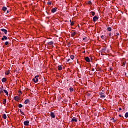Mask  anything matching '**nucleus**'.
Segmentation results:
<instances>
[{"label":"nucleus","instance_id":"f257e3e1","mask_svg":"<svg viewBox=\"0 0 128 128\" xmlns=\"http://www.w3.org/2000/svg\"><path fill=\"white\" fill-rule=\"evenodd\" d=\"M24 126H29L30 122L28 120H26L24 122Z\"/></svg>","mask_w":128,"mask_h":128},{"label":"nucleus","instance_id":"f03ea898","mask_svg":"<svg viewBox=\"0 0 128 128\" xmlns=\"http://www.w3.org/2000/svg\"><path fill=\"white\" fill-rule=\"evenodd\" d=\"M98 20V16H94L93 18V22H96V21Z\"/></svg>","mask_w":128,"mask_h":128},{"label":"nucleus","instance_id":"7ed1b4c3","mask_svg":"<svg viewBox=\"0 0 128 128\" xmlns=\"http://www.w3.org/2000/svg\"><path fill=\"white\" fill-rule=\"evenodd\" d=\"M56 10H58L57 8H54L52 9V12L53 14L56 12Z\"/></svg>","mask_w":128,"mask_h":128},{"label":"nucleus","instance_id":"20e7f679","mask_svg":"<svg viewBox=\"0 0 128 128\" xmlns=\"http://www.w3.org/2000/svg\"><path fill=\"white\" fill-rule=\"evenodd\" d=\"M85 60L87 62H90V58L88 56L85 58Z\"/></svg>","mask_w":128,"mask_h":128},{"label":"nucleus","instance_id":"39448f33","mask_svg":"<svg viewBox=\"0 0 128 128\" xmlns=\"http://www.w3.org/2000/svg\"><path fill=\"white\" fill-rule=\"evenodd\" d=\"M32 80L34 82H38V78H36V77H34V78L32 79Z\"/></svg>","mask_w":128,"mask_h":128},{"label":"nucleus","instance_id":"423d86ee","mask_svg":"<svg viewBox=\"0 0 128 128\" xmlns=\"http://www.w3.org/2000/svg\"><path fill=\"white\" fill-rule=\"evenodd\" d=\"M50 116L51 118H56V116L54 115V112H50Z\"/></svg>","mask_w":128,"mask_h":128},{"label":"nucleus","instance_id":"0eeeda50","mask_svg":"<svg viewBox=\"0 0 128 128\" xmlns=\"http://www.w3.org/2000/svg\"><path fill=\"white\" fill-rule=\"evenodd\" d=\"M2 32H3L5 34H6V33L8 32V31L4 29V28H2L1 29Z\"/></svg>","mask_w":128,"mask_h":128},{"label":"nucleus","instance_id":"6e6552de","mask_svg":"<svg viewBox=\"0 0 128 128\" xmlns=\"http://www.w3.org/2000/svg\"><path fill=\"white\" fill-rule=\"evenodd\" d=\"M100 98H106V96H104V93H102H102H100Z\"/></svg>","mask_w":128,"mask_h":128},{"label":"nucleus","instance_id":"1a4fd4ad","mask_svg":"<svg viewBox=\"0 0 128 128\" xmlns=\"http://www.w3.org/2000/svg\"><path fill=\"white\" fill-rule=\"evenodd\" d=\"M72 122H78V120L76 118L74 117L72 119Z\"/></svg>","mask_w":128,"mask_h":128},{"label":"nucleus","instance_id":"9d476101","mask_svg":"<svg viewBox=\"0 0 128 128\" xmlns=\"http://www.w3.org/2000/svg\"><path fill=\"white\" fill-rule=\"evenodd\" d=\"M30 102V100L28 99L26 100L24 102V104H28V103Z\"/></svg>","mask_w":128,"mask_h":128},{"label":"nucleus","instance_id":"9b49d317","mask_svg":"<svg viewBox=\"0 0 128 128\" xmlns=\"http://www.w3.org/2000/svg\"><path fill=\"white\" fill-rule=\"evenodd\" d=\"M2 82H6V78H2Z\"/></svg>","mask_w":128,"mask_h":128},{"label":"nucleus","instance_id":"f8f14e48","mask_svg":"<svg viewBox=\"0 0 128 128\" xmlns=\"http://www.w3.org/2000/svg\"><path fill=\"white\" fill-rule=\"evenodd\" d=\"M2 10H4V12H6L8 10V8H6V6H4L2 8Z\"/></svg>","mask_w":128,"mask_h":128},{"label":"nucleus","instance_id":"ddd939ff","mask_svg":"<svg viewBox=\"0 0 128 128\" xmlns=\"http://www.w3.org/2000/svg\"><path fill=\"white\" fill-rule=\"evenodd\" d=\"M58 70H62V66L59 65L58 66Z\"/></svg>","mask_w":128,"mask_h":128},{"label":"nucleus","instance_id":"4468645a","mask_svg":"<svg viewBox=\"0 0 128 128\" xmlns=\"http://www.w3.org/2000/svg\"><path fill=\"white\" fill-rule=\"evenodd\" d=\"M14 98L15 100H17V101L20 100V98L18 96H14Z\"/></svg>","mask_w":128,"mask_h":128},{"label":"nucleus","instance_id":"2eb2a0df","mask_svg":"<svg viewBox=\"0 0 128 128\" xmlns=\"http://www.w3.org/2000/svg\"><path fill=\"white\" fill-rule=\"evenodd\" d=\"M4 90V92L5 94H6V96H8V90Z\"/></svg>","mask_w":128,"mask_h":128},{"label":"nucleus","instance_id":"dca6fc26","mask_svg":"<svg viewBox=\"0 0 128 128\" xmlns=\"http://www.w3.org/2000/svg\"><path fill=\"white\" fill-rule=\"evenodd\" d=\"M76 32H72V34H71V36L74 37V36H76Z\"/></svg>","mask_w":128,"mask_h":128},{"label":"nucleus","instance_id":"f3484780","mask_svg":"<svg viewBox=\"0 0 128 128\" xmlns=\"http://www.w3.org/2000/svg\"><path fill=\"white\" fill-rule=\"evenodd\" d=\"M2 116V118H4V120H6V114H4Z\"/></svg>","mask_w":128,"mask_h":128},{"label":"nucleus","instance_id":"a211bd4d","mask_svg":"<svg viewBox=\"0 0 128 128\" xmlns=\"http://www.w3.org/2000/svg\"><path fill=\"white\" fill-rule=\"evenodd\" d=\"M107 30H108V32H112V28L110 27L107 28Z\"/></svg>","mask_w":128,"mask_h":128},{"label":"nucleus","instance_id":"6ab92c4d","mask_svg":"<svg viewBox=\"0 0 128 128\" xmlns=\"http://www.w3.org/2000/svg\"><path fill=\"white\" fill-rule=\"evenodd\" d=\"M48 44H49V46H52V44H54V42H52V41H51L48 42Z\"/></svg>","mask_w":128,"mask_h":128},{"label":"nucleus","instance_id":"aec40b11","mask_svg":"<svg viewBox=\"0 0 128 128\" xmlns=\"http://www.w3.org/2000/svg\"><path fill=\"white\" fill-rule=\"evenodd\" d=\"M5 74H6V76L10 74V70H8V71L5 72Z\"/></svg>","mask_w":128,"mask_h":128},{"label":"nucleus","instance_id":"412c9836","mask_svg":"<svg viewBox=\"0 0 128 128\" xmlns=\"http://www.w3.org/2000/svg\"><path fill=\"white\" fill-rule=\"evenodd\" d=\"M6 100L4 99V100H3V102H2V104H6Z\"/></svg>","mask_w":128,"mask_h":128},{"label":"nucleus","instance_id":"4be33fe9","mask_svg":"<svg viewBox=\"0 0 128 128\" xmlns=\"http://www.w3.org/2000/svg\"><path fill=\"white\" fill-rule=\"evenodd\" d=\"M70 58L71 60H74V55H71Z\"/></svg>","mask_w":128,"mask_h":128},{"label":"nucleus","instance_id":"5701e85b","mask_svg":"<svg viewBox=\"0 0 128 128\" xmlns=\"http://www.w3.org/2000/svg\"><path fill=\"white\" fill-rule=\"evenodd\" d=\"M122 66H126V62H122Z\"/></svg>","mask_w":128,"mask_h":128},{"label":"nucleus","instance_id":"b1692460","mask_svg":"<svg viewBox=\"0 0 128 128\" xmlns=\"http://www.w3.org/2000/svg\"><path fill=\"white\" fill-rule=\"evenodd\" d=\"M90 13L92 14V15L94 16V14H96V13L94 12H91Z\"/></svg>","mask_w":128,"mask_h":128},{"label":"nucleus","instance_id":"393cba45","mask_svg":"<svg viewBox=\"0 0 128 128\" xmlns=\"http://www.w3.org/2000/svg\"><path fill=\"white\" fill-rule=\"evenodd\" d=\"M90 94H91L90 93H89V92L86 93L87 96H90Z\"/></svg>","mask_w":128,"mask_h":128},{"label":"nucleus","instance_id":"a878e982","mask_svg":"<svg viewBox=\"0 0 128 128\" xmlns=\"http://www.w3.org/2000/svg\"><path fill=\"white\" fill-rule=\"evenodd\" d=\"M20 112L21 114L24 116V112H22V110H20Z\"/></svg>","mask_w":128,"mask_h":128},{"label":"nucleus","instance_id":"bb28decb","mask_svg":"<svg viewBox=\"0 0 128 128\" xmlns=\"http://www.w3.org/2000/svg\"><path fill=\"white\" fill-rule=\"evenodd\" d=\"M125 118H128V112L125 114Z\"/></svg>","mask_w":128,"mask_h":128},{"label":"nucleus","instance_id":"cd10ccee","mask_svg":"<svg viewBox=\"0 0 128 128\" xmlns=\"http://www.w3.org/2000/svg\"><path fill=\"white\" fill-rule=\"evenodd\" d=\"M70 92H74V88H70Z\"/></svg>","mask_w":128,"mask_h":128},{"label":"nucleus","instance_id":"c85d7f7f","mask_svg":"<svg viewBox=\"0 0 128 128\" xmlns=\"http://www.w3.org/2000/svg\"><path fill=\"white\" fill-rule=\"evenodd\" d=\"M18 106V108H22V104H19Z\"/></svg>","mask_w":128,"mask_h":128},{"label":"nucleus","instance_id":"c756f323","mask_svg":"<svg viewBox=\"0 0 128 128\" xmlns=\"http://www.w3.org/2000/svg\"><path fill=\"white\" fill-rule=\"evenodd\" d=\"M111 120H113V122H116V120H114V118H112Z\"/></svg>","mask_w":128,"mask_h":128},{"label":"nucleus","instance_id":"7c9ffc66","mask_svg":"<svg viewBox=\"0 0 128 128\" xmlns=\"http://www.w3.org/2000/svg\"><path fill=\"white\" fill-rule=\"evenodd\" d=\"M47 4L50 5L52 4V2H47Z\"/></svg>","mask_w":128,"mask_h":128},{"label":"nucleus","instance_id":"2f4dec72","mask_svg":"<svg viewBox=\"0 0 128 128\" xmlns=\"http://www.w3.org/2000/svg\"><path fill=\"white\" fill-rule=\"evenodd\" d=\"M74 22H72L71 23H70V26H74Z\"/></svg>","mask_w":128,"mask_h":128},{"label":"nucleus","instance_id":"473e14b6","mask_svg":"<svg viewBox=\"0 0 128 128\" xmlns=\"http://www.w3.org/2000/svg\"><path fill=\"white\" fill-rule=\"evenodd\" d=\"M3 38H4V40H8V37L6 36H3Z\"/></svg>","mask_w":128,"mask_h":128},{"label":"nucleus","instance_id":"72a5a7b5","mask_svg":"<svg viewBox=\"0 0 128 128\" xmlns=\"http://www.w3.org/2000/svg\"><path fill=\"white\" fill-rule=\"evenodd\" d=\"M5 46H8V42H6L4 44Z\"/></svg>","mask_w":128,"mask_h":128},{"label":"nucleus","instance_id":"f704fd0d","mask_svg":"<svg viewBox=\"0 0 128 128\" xmlns=\"http://www.w3.org/2000/svg\"><path fill=\"white\" fill-rule=\"evenodd\" d=\"M101 38H102V40H104V36H101Z\"/></svg>","mask_w":128,"mask_h":128},{"label":"nucleus","instance_id":"c9c22d12","mask_svg":"<svg viewBox=\"0 0 128 128\" xmlns=\"http://www.w3.org/2000/svg\"><path fill=\"white\" fill-rule=\"evenodd\" d=\"M40 76L38 75H37L36 76H35V78H38Z\"/></svg>","mask_w":128,"mask_h":128},{"label":"nucleus","instance_id":"e433bc0d","mask_svg":"<svg viewBox=\"0 0 128 128\" xmlns=\"http://www.w3.org/2000/svg\"><path fill=\"white\" fill-rule=\"evenodd\" d=\"M108 36H112V34L110 33H109Z\"/></svg>","mask_w":128,"mask_h":128},{"label":"nucleus","instance_id":"4c0bfd02","mask_svg":"<svg viewBox=\"0 0 128 128\" xmlns=\"http://www.w3.org/2000/svg\"><path fill=\"white\" fill-rule=\"evenodd\" d=\"M88 3L89 4H92V1H88Z\"/></svg>","mask_w":128,"mask_h":128},{"label":"nucleus","instance_id":"58836bf2","mask_svg":"<svg viewBox=\"0 0 128 128\" xmlns=\"http://www.w3.org/2000/svg\"><path fill=\"white\" fill-rule=\"evenodd\" d=\"M92 72H94V68H92Z\"/></svg>","mask_w":128,"mask_h":128},{"label":"nucleus","instance_id":"ea45409f","mask_svg":"<svg viewBox=\"0 0 128 128\" xmlns=\"http://www.w3.org/2000/svg\"><path fill=\"white\" fill-rule=\"evenodd\" d=\"M2 40H4V37L2 38Z\"/></svg>","mask_w":128,"mask_h":128},{"label":"nucleus","instance_id":"a19ab883","mask_svg":"<svg viewBox=\"0 0 128 128\" xmlns=\"http://www.w3.org/2000/svg\"><path fill=\"white\" fill-rule=\"evenodd\" d=\"M116 36H120V34H118V33H116Z\"/></svg>","mask_w":128,"mask_h":128},{"label":"nucleus","instance_id":"79ce46f5","mask_svg":"<svg viewBox=\"0 0 128 128\" xmlns=\"http://www.w3.org/2000/svg\"><path fill=\"white\" fill-rule=\"evenodd\" d=\"M70 59H68V60H67V62H70Z\"/></svg>","mask_w":128,"mask_h":128},{"label":"nucleus","instance_id":"37998d69","mask_svg":"<svg viewBox=\"0 0 128 128\" xmlns=\"http://www.w3.org/2000/svg\"><path fill=\"white\" fill-rule=\"evenodd\" d=\"M118 110H122V108H119Z\"/></svg>","mask_w":128,"mask_h":128},{"label":"nucleus","instance_id":"c03bdc74","mask_svg":"<svg viewBox=\"0 0 128 128\" xmlns=\"http://www.w3.org/2000/svg\"><path fill=\"white\" fill-rule=\"evenodd\" d=\"M119 116H120V118H122V115L120 114Z\"/></svg>","mask_w":128,"mask_h":128},{"label":"nucleus","instance_id":"a18cd8bd","mask_svg":"<svg viewBox=\"0 0 128 128\" xmlns=\"http://www.w3.org/2000/svg\"><path fill=\"white\" fill-rule=\"evenodd\" d=\"M7 14H8V10H7Z\"/></svg>","mask_w":128,"mask_h":128},{"label":"nucleus","instance_id":"49530a36","mask_svg":"<svg viewBox=\"0 0 128 128\" xmlns=\"http://www.w3.org/2000/svg\"><path fill=\"white\" fill-rule=\"evenodd\" d=\"M84 38H83V40H84Z\"/></svg>","mask_w":128,"mask_h":128}]
</instances>
